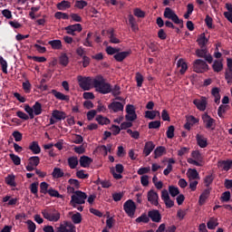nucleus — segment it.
<instances>
[{
    "instance_id": "8fccbe9b",
    "label": "nucleus",
    "mask_w": 232,
    "mask_h": 232,
    "mask_svg": "<svg viewBox=\"0 0 232 232\" xmlns=\"http://www.w3.org/2000/svg\"><path fill=\"white\" fill-rule=\"evenodd\" d=\"M135 79L138 88H142V82H144V76H142L140 72H136Z\"/></svg>"
},
{
    "instance_id": "39448f33",
    "label": "nucleus",
    "mask_w": 232,
    "mask_h": 232,
    "mask_svg": "<svg viewBox=\"0 0 232 232\" xmlns=\"http://www.w3.org/2000/svg\"><path fill=\"white\" fill-rule=\"evenodd\" d=\"M42 215L49 222H59L61 218V213L55 208L44 209L42 211Z\"/></svg>"
},
{
    "instance_id": "20e7f679",
    "label": "nucleus",
    "mask_w": 232,
    "mask_h": 232,
    "mask_svg": "<svg viewBox=\"0 0 232 232\" xmlns=\"http://www.w3.org/2000/svg\"><path fill=\"white\" fill-rule=\"evenodd\" d=\"M86 198L88 196L84 192L76 190L74 195L71 197L70 204L72 208H77V204H86Z\"/></svg>"
},
{
    "instance_id": "3c124183",
    "label": "nucleus",
    "mask_w": 232,
    "mask_h": 232,
    "mask_svg": "<svg viewBox=\"0 0 232 232\" xmlns=\"http://www.w3.org/2000/svg\"><path fill=\"white\" fill-rule=\"evenodd\" d=\"M30 191L33 195L37 197V193H39V182H34L30 185Z\"/></svg>"
},
{
    "instance_id": "c03bdc74",
    "label": "nucleus",
    "mask_w": 232,
    "mask_h": 232,
    "mask_svg": "<svg viewBox=\"0 0 232 232\" xmlns=\"http://www.w3.org/2000/svg\"><path fill=\"white\" fill-rule=\"evenodd\" d=\"M105 52L108 55H116V53H119V52H121V48L107 46Z\"/></svg>"
},
{
    "instance_id": "f257e3e1",
    "label": "nucleus",
    "mask_w": 232,
    "mask_h": 232,
    "mask_svg": "<svg viewBox=\"0 0 232 232\" xmlns=\"http://www.w3.org/2000/svg\"><path fill=\"white\" fill-rule=\"evenodd\" d=\"M94 88L98 93L108 95L111 93V84L106 82V79L102 75H97L94 81Z\"/></svg>"
},
{
    "instance_id": "7ed1b4c3",
    "label": "nucleus",
    "mask_w": 232,
    "mask_h": 232,
    "mask_svg": "<svg viewBox=\"0 0 232 232\" xmlns=\"http://www.w3.org/2000/svg\"><path fill=\"white\" fill-rule=\"evenodd\" d=\"M165 19H169L174 24H179L180 28H184V20L179 18V15L175 14V11L169 7H166L163 13Z\"/></svg>"
},
{
    "instance_id": "79ce46f5",
    "label": "nucleus",
    "mask_w": 232,
    "mask_h": 232,
    "mask_svg": "<svg viewBox=\"0 0 232 232\" xmlns=\"http://www.w3.org/2000/svg\"><path fill=\"white\" fill-rule=\"evenodd\" d=\"M92 35H93V33L87 34V37H86L85 41L83 42V46H87L89 48L93 47V42L91 40Z\"/></svg>"
},
{
    "instance_id": "b1692460",
    "label": "nucleus",
    "mask_w": 232,
    "mask_h": 232,
    "mask_svg": "<svg viewBox=\"0 0 232 232\" xmlns=\"http://www.w3.org/2000/svg\"><path fill=\"white\" fill-rule=\"evenodd\" d=\"M29 150H32L34 155H39L41 153V147L37 141H32L29 145Z\"/></svg>"
},
{
    "instance_id": "f8f14e48",
    "label": "nucleus",
    "mask_w": 232,
    "mask_h": 232,
    "mask_svg": "<svg viewBox=\"0 0 232 232\" xmlns=\"http://www.w3.org/2000/svg\"><path fill=\"white\" fill-rule=\"evenodd\" d=\"M148 201L150 202V204H152V206H159V194L153 190L150 189L148 194Z\"/></svg>"
},
{
    "instance_id": "4d7b16f0",
    "label": "nucleus",
    "mask_w": 232,
    "mask_h": 232,
    "mask_svg": "<svg viewBox=\"0 0 232 232\" xmlns=\"http://www.w3.org/2000/svg\"><path fill=\"white\" fill-rule=\"evenodd\" d=\"M167 139H173L175 137V126L170 125L166 132Z\"/></svg>"
},
{
    "instance_id": "f3484780",
    "label": "nucleus",
    "mask_w": 232,
    "mask_h": 232,
    "mask_svg": "<svg viewBox=\"0 0 232 232\" xmlns=\"http://www.w3.org/2000/svg\"><path fill=\"white\" fill-rule=\"evenodd\" d=\"M153 150H155V143H153V141H147L143 149V155L150 157Z\"/></svg>"
},
{
    "instance_id": "4c0bfd02",
    "label": "nucleus",
    "mask_w": 232,
    "mask_h": 232,
    "mask_svg": "<svg viewBox=\"0 0 232 232\" xmlns=\"http://www.w3.org/2000/svg\"><path fill=\"white\" fill-rule=\"evenodd\" d=\"M52 176L53 179H62V177H64V172L61 169V168H54Z\"/></svg>"
},
{
    "instance_id": "f03ea898",
    "label": "nucleus",
    "mask_w": 232,
    "mask_h": 232,
    "mask_svg": "<svg viewBox=\"0 0 232 232\" xmlns=\"http://www.w3.org/2000/svg\"><path fill=\"white\" fill-rule=\"evenodd\" d=\"M78 84L84 92H90L92 86H95V78L83 77L82 75L77 77Z\"/></svg>"
},
{
    "instance_id": "4be33fe9",
    "label": "nucleus",
    "mask_w": 232,
    "mask_h": 232,
    "mask_svg": "<svg viewBox=\"0 0 232 232\" xmlns=\"http://www.w3.org/2000/svg\"><path fill=\"white\" fill-rule=\"evenodd\" d=\"M208 39L206 37V34L202 33L197 39V43L200 48H206V45L208 43Z\"/></svg>"
},
{
    "instance_id": "7c9ffc66",
    "label": "nucleus",
    "mask_w": 232,
    "mask_h": 232,
    "mask_svg": "<svg viewBox=\"0 0 232 232\" xmlns=\"http://www.w3.org/2000/svg\"><path fill=\"white\" fill-rule=\"evenodd\" d=\"M211 93L215 98L214 102H216V104H220V89L218 87H214L211 90Z\"/></svg>"
},
{
    "instance_id": "e2e57ef3",
    "label": "nucleus",
    "mask_w": 232,
    "mask_h": 232,
    "mask_svg": "<svg viewBox=\"0 0 232 232\" xmlns=\"http://www.w3.org/2000/svg\"><path fill=\"white\" fill-rule=\"evenodd\" d=\"M194 8H195V6L193 5V4H188L187 5V13L184 14V17L186 19H189V15H191V14H193Z\"/></svg>"
},
{
    "instance_id": "de8ad7c7",
    "label": "nucleus",
    "mask_w": 232,
    "mask_h": 232,
    "mask_svg": "<svg viewBox=\"0 0 232 232\" xmlns=\"http://www.w3.org/2000/svg\"><path fill=\"white\" fill-rule=\"evenodd\" d=\"M72 221L73 224H81V222H82V216L81 213L77 212L76 214H73L72 216Z\"/></svg>"
},
{
    "instance_id": "9d476101",
    "label": "nucleus",
    "mask_w": 232,
    "mask_h": 232,
    "mask_svg": "<svg viewBox=\"0 0 232 232\" xmlns=\"http://www.w3.org/2000/svg\"><path fill=\"white\" fill-rule=\"evenodd\" d=\"M110 111L113 113H118V111H124V104L120 102H112L108 105Z\"/></svg>"
},
{
    "instance_id": "412c9836",
    "label": "nucleus",
    "mask_w": 232,
    "mask_h": 232,
    "mask_svg": "<svg viewBox=\"0 0 232 232\" xmlns=\"http://www.w3.org/2000/svg\"><path fill=\"white\" fill-rule=\"evenodd\" d=\"M52 117L56 121H64V119H66V112L59 110H54L52 112Z\"/></svg>"
},
{
    "instance_id": "864d4df0",
    "label": "nucleus",
    "mask_w": 232,
    "mask_h": 232,
    "mask_svg": "<svg viewBox=\"0 0 232 232\" xmlns=\"http://www.w3.org/2000/svg\"><path fill=\"white\" fill-rule=\"evenodd\" d=\"M74 6L75 8H79V10H82V8L88 6V2L84 0H76Z\"/></svg>"
},
{
    "instance_id": "c9c22d12",
    "label": "nucleus",
    "mask_w": 232,
    "mask_h": 232,
    "mask_svg": "<svg viewBox=\"0 0 232 232\" xmlns=\"http://www.w3.org/2000/svg\"><path fill=\"white\" fill-rule=\"evenodd\" d=\"M138 224H148L150 222V216L146 213L140 215V217L136 218Z\"/></svg>"
},
{
    "instance_id": "aec40b11",
    "label": "nucleus",
    "mask_w": 232,
    "mask_h": 232,
    "mask_svg": "<svg viewBox=\"0 0 232 232\" xmlns=\"http://www.w3.org/2000/svg\"><path fill=\"white\" fill-rule=\"evenodd\" d=\"M79 162L82 168H90V165L92 162H93V160L88 156H82L80 157Z\"/></svg>"
},
{
    "instance_id": "0e129e2a",
    "label": "nucleus",
    "mask_w": 232,
    "mask_h": 232,
    "mask_svg": "<svg viewBox=\"0 0 232 232\" xmlns=\"http://www.w3.org/2000/svg\"><path fill=\"white\" fill-rule=\"evenodd\" d=\"M191 157L194 158L195 160L202 162V154H200L199 150H193L191 153Z\"/></svg>"
},
{
    "instance_id": "603ef678",
    "label": "nucleus",
    "mask_w": 232,
    "mask_h": 232,
    "mask_svg": "<svg viewBox=\"0 0 232 232\" xmlns=\"http://www.w3.org/2000/svg\"><path fill=\"white\" fill-rule=\"evenodd\" d=\"M227 111V105H220L218 109V115L220 119H224V113Z\"/></svg>"
},
{
    "instance_id": "e433bc0d",
    "label": "nucleus",
    "mask_w": 232,
    "mask_h": 232,
    "mask_svg": "<svg viewBox=\"0 0 232 232\" xmlns=\"http://www.w3.org/2000/svg\"><path fill=\"white\" fill-rule=\"evenodd\" d=\"M5 183L7 186H11L12 188H15L17 184L15 183V176L14 175H8L5 178Z\"/></svg>"
},
{
    "instance_id": "1a4fd4ad",
    "label": "nucleus",
    "mask_w": 232,
    "mask_h": 232,
    "mask_svg": "<svg viewBox=\"0 0 232 232\" xmlns=\"http://www.w3.org/2000/svg\"><path fill=\"white\" fill-rule=\"evenodd\" d=\"M196 55L197 57L205 59L208 64L213 63V56L208 53V49L206 47H200V49L196 50Z\"/></svg>"
},
{
    "instance_id": "393cba45",
    "label": "nucleus",
    "mask_w": 232,
    "mask_h": 232,
    "mask_svg": "<svg viewBox=\"0 0 232 232\" xmlns=\"http://www.w3.org/2000/svg\"><path fill=\"white\" fill-rule=\"evenodd\" d=\"M48 44L53 50H63V42L61 40H52L48 42Z\"/></svg>"
},
{
    "instance_id": "cd10ccee",
    "label": "nucleus",
    "mask_w": 232,
    "mask_h": 232,
    "mask_svg": "<svg viewBox=\"0 0 232 232\" xmlns=\"http://www.w3.org/2000/svg\"><path fill=\"white\" fill-rule=\"evenodd\" d=\"M177 66L178 68H180L179 73L181 75H184V73H186V72L188 71V63H186V62H184L182 59H179L178 61Z\"/></svg>"
},
{
    "instance_id": "a211bd4d",
    "label": "nucleus",
    "mask_w": 232,
    "mask_h": 232,
    "mask_svg": "<svg viewBox=\"0 0 232 232\" xmlns=\"http://www.w3.org/2000/svg\"><path fill=\"white\" fill-rule=\"evenodd\" d=\"M211 188H206L205 190H203L198 199L199 206H204V204H206V200H208V198H209Z\"/></svg>"
},
{
    "instance_id": "5701e85b",
    "label": "nucleus",
    "mask_w": 232,
    "mask_h": 232,
    "mask_svg": "<svg viewBox=\"0 0 232 232\" xmlns=\"http://www.w3.org/2000/svg\"><path fill=\"white\" fill-rule=\"evenodd\" d=\"M218 168H220L223 171H229L230 168H232V160L219 161Z\"/></svg>"
},
{
    "instance_id": "5fc2aeb1",
    "label": "nucleus",
    "mask_w": 232,
    "mask_h": 232,
    "mask_svg": "<svg viewBox=\"0 0 232 232\" xmlns=\"http://www.w3.org/2000/svg\"><path fill=\"white\" fill-rule=\"evenodd\" d=\"M111 93L113 95V97L121 95V86L116 84L114 87H111Z\"/></svg>"
},
{
    "instance_id": "4468645a",
    "label": "nucleus",
    "mask_w": 232,
    "mask_h": 232,
    "mask_svg": "<svg viewBox=\"0 0 232 232\" xmlns=\"http://www.w3.org/2000/svg\"><path fill=\"white\" fill-rule=\"evenodd\" d=\"M65 31L69 35H75V32H82V25L81 24H74L65 27Z\"/></svg>"
},
{
    "instance_id": "052dcab7",
    "label": "nucleus",
    "mask_w": 232,
    "mask_h": 232,
    "mask_svg": "<svg viewBox=\"0 0 232 232\" xmlns=\"http://www.w3.org/2000/svg\"><path fill=\"white\" fill-rule=\"evenodd\" d=\"M160 128V121H153L149 122V130H159Z\"/></svg>"
},
{
    "instance_id": "37998d69",
    "label": "nucleus",
    "mask_w": 232,
    "mask_h": 232,
    "mask_svg": "<svg viewBox=\"0 0 232 232\" xmlns=\"http://www.w3.org/2000/svg\"><path fill=\"white\" fill-rule=\"evenodd\" d=\"M169 193L171 197H177V196L180 195V190L179 189V187L169 186Z\"/></svg>"
},
{
    "instance_id": "09e8293b",
    "label": "nucleus",
    "mask_w": 232,
    "mask_h": 232,
    "mask_svg": "<svg viewBox=\"0 0 232 232\" xmlns=\"http://www.w3.org/2000/svg\"><path fill=\"white\" fill-rule=\"evenodd\" d=\"M9 157L14 166H20L21 165V158L14 153L9 154Z\"/></svg>"
},
{
    "instance_id": "774afa93",
    "label": "nucleus",
    "mask_w": 232,
    "mask_h": 232,
    "mask_svg": "<svg viewBox=\"0 0 232 232\" xmlns=\"http://www.w3.org/2000/svg\"><path fill=\"white\" fill-rule=\"evenodd\" d=\"M225 79L227 84L232 83V71H226Z\"/></svg>"
},
{
    "instance_id": "2eb2a0df",
    "label": "nucleus",
    "mask_w": 232,
    "mask_h": 232,
    "mask_svg": "<svg viewBox=\"0 0 232 232\" xmlns=\"http://www.w3.org/2000/svg\"><path fill=\"white\" fill-rule=\"evenodd\" d=\"M149 218L152 220V222L159 223L162 220V216L160 215V212L158 209H152L149 212Z\"/></svg>"
},
{
    "instance_id": "0eeeda50",
    "label": "nucleus",
    "mask_w": 232,
    "mask_h": 232,
    "mask_svg": "<svg viewBox=\"0 0 232 232\" xmlns=\"http://www.w3.org/2000/svg\"><path fill=\"white\" fill-rule=\"evenodd\" d=\"M123 209L125 213L128 215V217H135V211L137 210V206L135 205V202L131 199L127 200L123 204Z\"/></svg>"
},
{
    "instance_id": "13d9d810",
    "label": "nucleus",
    "mask_w": 232,
    "mask_h": 232,
    "mask_svg": "<svg viewBox=\"0 0 232 232\" xmlns=\"http://www.w3.org/2000/svg\"><path fill=\"white\" fill-rule=\"evenodd\" d=\"M22 86L25 93H30V92H32V83H30V81L24 82Z\"/></svg>"
},
{
    "instance_id": "ddd939ff",
    "label": "nucleus",
    "mask_w": 232,
    "mask_h": 232,
    "mask_svg": "<svg viewBox=\"0 0 232 232\" xmlns=\"http://www.w3.org/2000/svg\"><path fill=\"white\" fill-rule=\"evenodd\" d=\"M193 104L196 105L198 110L199 111H206V108L208 106V101L206 100V97H202L201 100L199 99H195L193 101Z\"/></svg>"
},
{
    "instance_id": "58836bf2",
    "label": "nucleus",
    "mask_w": 232,
    "mask_h": 232,
    "mask_svg": "<svg viewBox=\"0 0 232 232\" xmlns=\"http://www.w3.org/2000/svg\"><path fill=\"white\" fill-rule=\"evenodd\" d=\"M101 126H104V124L107 126V124H110V119L102 116V115H98L95 119Z\"/></svg>"
},
{
    "instance_id": "69168bd1",
    "label": "nucleus",
    "mask_w": 232,
    "mask_h": 232,
    "mask_svg": "<svg viewBox=\"0 0 232 232\" xmlns=\"http://www.w3.org/2000/svg\"><path fill=\"white\" fill-rule=\"evenodd\" d=\"M24 111L28 113L30 119H34L35 115L34 114V108L30 107V105H24Z\"/></svg>"
},
{
    "instance_id": "ea45409f",
    "label": "nucleus",
    "mask_w": 232,
    "mask_h": 232,
    "mask_svg": "<svg viewBox=\"0 0 232 232\" xmlns=\"http://www.w3.org/2000/svg\"><path fill=\"white\" fill-rule=\"evenodd\" d=\"M59 63L62 66H68L70 63V59L68 58V55L66 53H62L59 58Z\"/></svg>"
},
{
    "instance_id": "49530a36",
    "label": "nucleus",
    "mask_w": 232,
    "mask_h": 232,
    "mask_svg": "<svg viewBox=\"0 0 232 232\" xmlns=\"http://www.w3.org/2000/svg\"><path fill=\"white\" fill-rule=\"evenodd\" d=\"M0 64L2 66L3 73H8V63H6V60H5L3 56H0Z\"/></svg>"
},
{
    "instance_id": "6ab92c4d",
    "label": "nucleus",
    "mask_w": 232,
    "mask_h": 232,
    "mask_svg": "<svg viewBox=\"0 0 232 232\" xmlns=\"http://www.w3.org/2000/svg\"><path fill=\"white\" fill-rule=\"evenodd\" d=\"M196 140L199 148H208V138L204 137V135L197 134Z\"/></svg>"
},
{
    "instance_id": "72a5a7b5",
    "label": "nucleus",
    "mask_w": 232,
    "mask_h": 232,
    "mask_svg": "<svg viewBox=\"0 0 232 232\" xmlns=\"http://www.w3.org/2000/svg\"><path fill=\"white\" fill-rule=\"evenodd\" d=\"M34 115H41L43 113V105L39 102H35L33 105Z\"/></svg>"
},
{
    "instance_id": "a19ab883",
    "label": "nucleus",
    "mask_w": 232,
    "mask_h": 232,
    "mask_svg": "<svg viewBox=\"0 0 232 232\" xmlns=\"http://www.w3.org/2000/svg\"><path fill=\"white\" fill-rule=\"evenodd\" d=\"M217 226H218V220L214 218H210L207 223L208 229H215Z\"/></svg>"
},
{
    "instance_id": "9b49d317",
    "label": "nucleus",
    "mask_w": 232,
    "mask_h": 232,
    "mask_svg": "<svg viewBox=\"0 0 232 232\" xmlns=\"http://www.w3.org/2000/svg\"><path fill=\"white\" fill-rule=\"evenodd\" d=\"M130 55H131V50L123 52L119 51L113 55V59H115L117 63H122V61H124V59H126L127 57H130Z\"/></svg>"
},
{
    "instance_id": "bf43d9fd",
    "label": "nucleus",
    "mask_w": 232,
    "mask_h": 232,
    "mask_svg": "<svg viewBox=\"0 0 232 232\" xmlns=\"http://www.w3.org/2000/svg\"><path fill=\"white\" fill-rule=\"evenodd\" d=\"M54 17H55V19H64V20L70 19V15H68V14L63 13V12H56L54 14Z\"/></svg>"
},
{
    "instance_id": "423d86ee",
    "label": "nucleus",
    "mask_w": 232,
    "mask_h": 232,
    "mask_svg": "<svg viewBox=\"0 0 232 232\" xmlns=\"http://www.w3.org/2000/svg\"><path fill=\"white\" fill-rule=\"evenodd\" d=\"M209 70V65L206 63V61L201 59H197L193 63V72L196 73H204Z\"/></svg>"
},
{
    "instance_id": "6e6552de",
    "label": "nucleus",
    "mask_w": 232,
    "mask_h": 232,
    "mask_svg": "<svg viewBox=\"0 0 232 232\" xmlns=\"http://www.w3.org/2000/svg\"><path fill=\"white\" fill-rule=\"evenodd\" d=\"M201 119L203 121V124H205V128L207 130H215V126H217V121L213 118H211V116H209V114H208V112H205L202 116Z\"/></svg>"
},
{
    "instance_id": "bb28decb",
    "label": "nucleus",
    "mask_w": 232,
    "mask_h": 232,
    "mask_svg": "<svg viewBox=\"0 0 232 232\" xmlns=\"http://www.w3.org/2000/svg\"><path fill=\"white\" fill-rule=\"evenodd\" d=\"M67 162L71 169H75V168L79 166V159H77L75 156L68 158Z\"/></svg>"
},
{
    "instance_id": "338daca9",
    "label": "nucleus",
    "mask_w": 232,
    "mask_h": 232,
    "mask_svg": "<svg viewBox=\"0 0 232 232\" xmlns=\"http://www.w3.org/2000/svg\"><path fill=\"white\" fill-rule=\"evenodd\" d=\"M56 232H71L70 225H68V223H66L65 225L61 224L60 227L57 228Z\"/></svg>"
},
{
    "instance_id": "c85d7f7f",
    "label": "nucleus",
    "mask_w": 232,
    "mask_h": 232,
    "mask_svg": "<svg viewBox=\"0 0 232 232\" xmlns=\"http://www.w3.org/2000/svg\"><path fill=\"white\" fill-rule=\"evenodd\" d=\"M56 8L62 11L68 10V8H72V4L66 0H63L56 5Z\"/></svg>"
},
{
    "instance_id": "680f3d73",
    "label": "nucleus",
    "mask_w": 232,
    "mask_h": 232,
    "mask_svg": "<svg viewBox=\"0 0 232 232\" xmlns=\"http://www.w3.org/2000/svg\"><path fill=\"white\" fill-rule=\"evenodd\" d=\"M47 193L50 195V197H55L56 198H63V195H61L59 191L53 189V188H49Z\"/></svg>"
},
{
    "instance_id": "f704fd0d",
    "label": "nucleus",
    "mask_w": 232,
    "mask_h": 232,
    "mask_svg": "<svg viewBox=\"0 0 232 232\" xmlns=\"http://www.w3.org/2000/svg\"><path fill=\"white\" fill-rule=\"evenodd\" d=\"M41 162V158L39 156H33L28 159V164L37 168Z\"/></svg>"
},
{
    "instance_id": "a18cd8bd",
    "label": "nucleus",
    "mask_w": 232,
    "mask_h": 232,
    "mask_svg": "<svg viewBox=\"0 0 232 232\" xmlns=\"http://www.w3.org/2000/svg\"><path fill=\"white\" fill-rule=\"evenodd\" d=\"M213 180H215V176H213V174L206 176L204 179L206 188H209V186L213 184Z\"/></svg>"
},
{
    "instance_id": "473e14b6",
    "label": "nucleus",
    "mask_w": 232,
    "mask_h": 232,
    "mask_svg": "<svg viewBox=\"0 0 232 232\" xmlns=\"http://www.w3.org/2000/svg\"><path fill=\"white\" fill-rule=\"evenodd\" d=\"M188 179L189 180H200V175H198V171L195 169H190L188 170Z\"/></svg>"
},
{
    "instance_id": "2f4dec72",
    "label": "nucleus",
    "mask_w": 232,
    "mask_h": 232,
    "mask_svg": "<svg viewBox=\"0 0 232 232\" xmlns=\"http://www.w3.org/2000/svg\"><path fill=\"white\" fill-rule=\"evenodd\" d=\"M166 153V147L159 146L154 150V159H159V157H162Z\"/></svg>"
},
{
    "instance_id": "dca6fc26",
    "label": "nucleus",
    "mask_w": 232,
    "mask_h": 232,
    "mask_svg": "<svg viewBox=\"0 0 232 232\" xmlns=\"http://www.w3.org/2000/svg\"><path fill=\"white\" fill-rule=\"evenodd\" d=\"M52 95H53L55 97V99H57L58 101H65V102H70V96L63 94L61 92H58L55 89H53L51 91Z\"/></svg>"
},
{
    "instance_id": "6e6d98bb",
    "label": "nucleus",
    "mask_w": 232,
    "mask_h": 232,
    "mask_svg": "<svg viewBox=\"0 0 232 232\" xmlns=\"http://www.w3.org/2000/svg\"><path fill=\"white\" fill-rule=\"evenodd\" d=\"M48 188H50V185L46 183V181H43L40 184V193H43L44 195H46L48 193Z\"/></svg>"
},
{
    "instance_id": "a878e982",
    "label": "nucleus",
    "mask_w": 232,
    "mask_h": 232,
    "mask_svg": "<svg viewBox=\"0 0 232 232\" xmlns=\"http://www.w3.org/2000/svg\"><path fill=\"white\" fill-rule=\"evenodd\" d=\"M107 34L109 35L110 43H111L112 44H119V43H121V40H119V38L115 36L113 29L108 30Z\"/></svg>"
},
{
    "instance_id": "c756f323",
    "label": "nucleus",
    "mask_w": 232,
    "mask_h": 232,
    "mask_svg": "<svg viewBox=\"0 0 232 232\" xmlns=\"http://www.w3.org/2000/svg\"><path fill=\"white\" fill-rule=\"evenodd\" d=\"M212 69L217 73L222 72V70H224V64L222 63V61H214V63L212 64Z\"/></svg>"
}]
</instances>
